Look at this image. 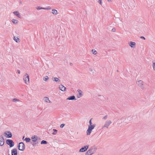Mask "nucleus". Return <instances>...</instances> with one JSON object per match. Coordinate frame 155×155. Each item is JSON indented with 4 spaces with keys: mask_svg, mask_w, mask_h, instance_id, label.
<instances>
[{
    "mask_svg": "<svg viewBox=\"0 0 155 155\" xmlns=\"http://www.w3.org/2000/svg\"><path fill=\"white\" fill-rule=\"evenodd\" d=\"M32 144L33 146H35L39 143V138L37 135H33L31 137Z\"/></svg>",
    "mask_w": 155,
    "mask_h": 155,
    "instance_id": "obj_1",
    "label": "nucleus"
},
{
    "mask_svg": "<svg viewBox=\"0 0 155 155\" xmlns=\"http://www.w3.org/2000/svg\"><path fill=\"white\" fill-rule=\"evenodd\" d=\"M95 126V125L94 124H93L92 125H89L88 126V129L86 132L87 135H88L90 134L92 130L94 129Z\"/></svg>",
    "mask_w": 155,
    "mask_h": 155,
    "instance_id": "obj_2",
    "label": "nucleus"
},
{
    "mask_svg": "<svg viewBox=\"0 0 155 155\" xmlns=\"http://www.w3.org/2000/svg\"><path fill=\"white\" fill-rule=\"evenodd\" d=\"M95 152V148L92 147L89 149L85 153V155H91Z\"/></svg>",
    "mask_w": 155,
    "mask_h": 155,
    "instance_id": "obj_3",
    "label": "nucleus"
},
{
    "mask_svg": "<svg viewBox=\"0 0 155 155\" xmlns=\"http://www.w3.org/2000/svg\"><path fill=\"white\" fill-rule=\"evenodd\" d=\"M137 84L143 90L145 89V87L144 84V82L142 80H139L137 81Z\"/></svg>",
    "mask_w": 155,
    "mask_h": 155,
    "instance_id": "obj_4",
    "label": "nucleus"
},
{
    "mask_svg": "<svg viewBox=\"0 0 155 155\" xmlns=\"http://www.w3.org/2000/svg\"><path fill=\"white\" fill-rule=\"evenodd\" d=\"M112 122L110 120H107L104 123V125L102 127V128L104 127L108 128L109 126L111 124Z\"/></svg>",
    "mask_w": 155,
    "mask_h": 155,
    "instance_id": "obj_5",
    "label": "nucleus"
},
{
    "mask_svg": "<svg viewBox=\"0 0 155 155\" xmlns=\"http://www.w3.org/2000/svg\"><path fill=\"white\" fill-rule=\"evenodd\" d=\"M23 80L26 84H28L29 83V76L27 74H26L23 77Z\"/></svg>",
    "mask_w": 155,
    "mask_h": 155,
    "instance_id": "obj_6",
    "label": "nucleus"
},
{
    "mask_svg": "<svg viewBox=\"0 0 155 155\" xmlns=\"http://www.w3.org/2000/svg\"><path fill=\"white\" fill-rule=\"evenodd\" d=\"M6 143L9 145L10 147H12L14 145V143L13 141L10 139H8L6 141Z\"/></svg>",
    "mask_w": 155,
    "mask_h": 155,
    "instance_id": "obj_7",
    "label": "nucleus"
},
{
    "mask_svg": "<svg viewBox=\"0 0 155 155\" xmlns=\"http://www.w3.org/2000/svg\"><path fill=\"white\" fill-rule=\"evenodd\" d=\"M4 136L8 138H11L12 137V134L10 131H7L5 132L4 134Z\"/></svg>",
    "mask_w": 155,
    "mask_h": 155,
    "instance_id": "obj_8",
    "label": "nucleus"
},
{
    "mask_svg": "<svg viewBox=\"0 0 155 155\" xmlns=\"http://www.w3.org/2000/svg\"><path fill=\"white\" fill-rule=\"evenodd\" d=\"M19 149L21 151H23L25 149V144L23 142H20L19 143Z\"/></svg>",
    "mask_w": 155,
    "mask_h": 155,
    "instance_id": "obj_9",
    "label": "nucleus"
},
{
    "mask_svg": "<svg viewBox=\"0 0 155 155\" xmlns=\"http://www.w3.org/2000/svg\"><path fill=\"white\" fill-rule=\"evenodd\" d=\"M89 145H87L81 148L79 150V152H82L86 151L88 148Z\"/></svg>",
    "mask_w": 155,
    "mask_h": 155,
    "instance_id": "obj_10",
    "label": "nucleus"
},
{
    "mask_svg": "<svg viewBox=\"0 0 155 155\" xmlns=\"http://www.w3.org/2000/svg\"><path fill=\"white\" fill-rule=\"evenodd\" d=\"M4 138L1 135L0 136V145L1 146H3L4 144Z\"/></svg>",
    "mask_w": 155,
    "mask_h": 155,
    "instance_id": "obj_11",
    "label": "nucleus"
},
{
    "mask_svg": "<svg viewBox=\"0 0 155 155\" xmlns=\"http://www.w3.org/2000/svg\"><path fill=\"white\" fill-rule=\"evenodd\" d=\"M129 45L132 48H134L135 47L136 44L135 42L130 41L128 43Z\"/></svg>",
    "mask_w": 155,
    "mask_h": 155,
    "instance_id": "obj_12",
    "label": "nucleus"
},
{
    "mask_svg": "<svg viewBox=\"0 0 155 155\" xmlns=\"http://www.w3.org/2000/svg\"><path fill=\"white\" fill-rule=\"evenodd\" d=\"M77 91L79 93V94L77 95V97L78 98H80L83 95L82 94V91L81 90L79 89L77 90Z\"/></svg>",
    "mask_w": 155,
    "mask_h": 155,
    "instance_id": "obj_13",
    "label": "nucleus"
},
{
    "mask_svg": "<svg viewBox=\"0 0 155 155\" xmlns=\"http://www.w3.org/2000/svg\"><path fill=\"white\" fill-rule=\"evenodd\" d=\"M59 89L60 90L63 91H66V88L62 85H61L59 86Z\"/></svg>",
    "mask_w": 155,
    "mask_h": 155,
    "instance_id": "obj_14",
    "label": "nucleus"
},
{
    "mask_svg": "<svg viewBox=\"0 0 155 155\" xmlns=\"http://www.w3.org/2000/svg\"><path fill=\"white\" fill-rule=\"evenodd\" d=\"M12 155H17V152L16 148H14L11 150Z\"/></svg>",
    "mask_w": 155,
    "mask_h": 155,
    "instance_id": "obj_15",
    "label": "nucleus"
},
{
    "mask_svg": "<svg viewBox=\"0 0 155 155\" xmlns=\"http://www.w3.org/2000/svg\"><path fill=\"white\" fill-rule=\"evenodd\" d=\"M14 15L17 16L19 18H21V15L20 13L18 11H15L13 12Z\"/></svg>",
    "mask_w": 155,
    "mask_h": 155,
    "instance_id": "obj_16",
    "label": "nucleus"
},
{
    "mask_svg": "<svg viewBox=\"0 0 155 155\" xmlns=\"http://www.w3.org/2000/svg\"><path fill=\"white\" fill-rule=\"evenodd\" d=\"M67 100H76V99L75 98V97L74 96H70L67 99Z\"/></svg>",
    "mask_w": 155,
    "mask_h": 155,
    "instance_id": "obj_17",
    "label": "nucleus"
},
{
    "mask_svg": "<svg viewBox=\"0 0 155 155\" xmlns=\"http://www.w3.org/2000/svg\"><path fill=\"white\" fill-rule=\"evenodd\" d=\"M44 100L47 103H51V101L49 99V98L47 97H45L44 98Z\"/></svg>",
    "mask_w": 155,
    "mask_h": 155,
    "instance_id": "obj_18",
    "label": "nucleus"
},
{
    "mask_svg": "<svg viewBox=\"0 0 155 155\" xmlns=\"http://www.w3.org/2000/svg\"><path fill=\"white\" fill-rule=\"evenodd\" d=\"M12 21L13 23L15 24H17L18 23V21L15 19H12Z\"/></svg>",
    "mask_w": 155,
    "mask_h": 155,
    "instance_id": "obj_19",
    "label": "nucleus"
},
{
    "mask_svg": "<svg viewBox=\"0 0 155 155\" xmlns=\"http://www.w3.org/2000/svg\"><path fill=\"white\" fill-rule=\"evenodd\" d=\"M52 12L54 15H57V11L55 9H52Z\"/></svg>",
    "mask_w": 155,
    "mask_h": 155,
    "instance_id": "obj_20",
    "label": "nucleus"
},
{
    "mask_svg": "<svg viewBox=\"0 0 155 155\" xmlns=\"http://www.w3.org/2000/svg\"><path fill=\"white\" fill-rule=\"evenodd\" d=\"M54 81L56 82H60V80L57 78H54Z\"/></svg>",
    "mask_w": 155,
    "mask_h": 155,
    "instance_id": "obj_21",
    "label": "nucleus"
},
{
    "mask_svg": "<svg viewBox=\"0 0 155 155\" xmlns=\"http://www.w3.org/2000/svg\"><path fill=\"white\" fill-rule=\"evenodd\" d=\"M53 132L52 133V134L53 135L56 134L57 133L58 130H56V129H53Z\"/></svg>",
    "mask_w": 155,
    "mask_h": 155,
    "instance_id": "obj_22",
    "label": "nucleus"
},
{
    "mask_svg": "<svg viewBox=\"0 0 155 155\" xmlns=\"http://www.w3.org/2000/svg\"><path fill=\"white\" fill-rule=\"evenodd\" d=\"M25 140L26 141V143H28L30 141L31 139L29 138L26 137L25 139Z\"/></svg>",
    "mask_w": 155,
    "mask_h": 155,
    "instance_id": "obj_23",
    "label": "nucleus"
},
{
    "mask_svg": "<svg viewBox=\"0 0 155 155\" xmlns=\"http://www.w3.org/2000/svg\"><path fill=\"white\" fill-rule=\"evenodd\" d=\"M14 40L16 42H18V39L19 38L17 37H14Z\"/></svg>",
    "mask_w": 155,
    "mask_h": 155,
    "instance_id": "obj_24",
    "label": "nucleus"
},
{
    "mask_svg": "<svg viewBox=\"0 0 155 155\" xmlns=\"http://www.w3.org/2000/svg\"><path fill=\"white\" fill-rule=\"evenodd\" d=\"M41 144H46L47 143V142L45 140H43L41 141Z\"/></svg>",
    "mask_w": 155,
    "mask_h": 155,
    "instance_id": "obj_25",
    "label": "nucleus"
},
{
    "mask_svg": "<svg viewBox=\"0 0 155 155\" xmlns=\"http://www.w3.org/2000/svg\"><path fill=\"white\" fill-rule=\"evenodd\" d=\"M12 101L14 102H18L20 101L19 100L16 99V98H14L13 99Z\"/></svg>",
    "mask_w": 155,
    "mask_h": 155,
    "instance_id": "obj_26",
    "label": "nucleus"
},
{
    "mask_svg": "<svg viewBox=\"0 0 155 155\" xmlns=\"http://www.w3.org/2000/svg\"><path fill=\"white\" fill-rule=\"evenodd\" d=\"M48 79V76H45V77H44V80L45 81H47Z\"/></svg>",
    "mask_w": 155,
    "mask_h": 155,
    "instance_id": "obj_27",
    "label": "nucleus"
},
{
    "mask_svg": "<svg viewBox=\"0 0 155 155\" xmlns=\"http://www.w3.org/2000/svg\"><path fill=\"white\" fill-rule=\"evenodd\" d=\"M92 53L94 54H97V52L95 50H92Z\"/></svg>",
    "mask_w": 155,
    "mask_h": 155,
    "instance_id": "obj_28",
    "label": "nucleus"
},
{
    "mask_svg": "<svg viewBox=\"0 0 155 155\" xmlns=\"http://www.w3.org/2000/svg\"><path fill=\"white\" fill-rule=\"evenodd\" d=\"M51 9V8L50 6H48L47 8H44V9L46 10H49Z\"/></svg>",
    "mask_w": 155,
    "mask_h": 155,
    "instance_id": "obj_29",
    "label": "nucleus"
},
{
    "mask_svg": "<svg viewBox=\"0 0 155 155\" xmlns=\"http://www.w3.org/2000/svg\"><path fill=\"white\" fill-rule=\"evenodd\" d=\"M36 8L38 10H39L41 9H44V8L41 7L40 6H38Z\"/></svg>",
    "mask_w": 155,
    "mask_h": 155,
    "instance_id": "obj_30",
    "label": "nucleus"
},
{
    "mask_svg": "<svg viewBox=\"0 0 155 155\" xmlns=\"http://www.w3.org/2000/svg\"><path fill=\"white\" fill-rule=\"evenodd\" d=\"M153 70L155 71V62H153Z\"/></svg>",
    "mask_w": 155,
    "mask_h": 155,
    "instance_id": "obj_31",
    "label": "nucleus"
},
{
    "mask_svg": "<svg viewBox=\"0 0 155 155\" xmlns=\"http://www.w3.org/2000/svg\"><path fill=\"white\" fill-rule=\"evenodd\" d=\"M107 116L106 115L105 116H104L102 118L103 119L105 120L107 119Z\"/></svg>",
    "mask_w": 155,
    "mask_h": 155,
    "instance_id": "obj_32",
    "label": "nucleus"
},
{
    "mask_svg": "<svg viewBox=\"0 0 155 155\" xmlns=\"http://www.w3.org/2000/svg\"><path fill=\"white\" fill-rule=\"evenodd\" d=\"M65 126L64 124H61L60 125V127L61 128H63L64 126Z\"/></svg>",
    "mask_w": 155,
    "mask_h": 155,
    "instance_id": "obj_33",
    "label": "nucleus"
},
{
    "mask_svg": "<svg viewBox=\"0 0 155 155\" xmlns=\"http://www.w3.org/2000/svg\"><path fill=\"white\" fill-rule=\"evenodd\" d=\"M89 123L90 124V125H92V122H91V119L89 121Z\"/></svg>",
    "mask_w": 155,
    "mask_h": 155,
    "instance_id": "obj_34",
    "label": "nucleus"
},
{
    "mask_svg": "<svg viewBox=\"0 0 155 155\" xmlns=\"http://www.w3.org/2000/svg\"><path fill=\"white\" fill-rule=\"evenodd\" d=\"M98 3L101 5L102 4V1L101 0H99L98 1Z\"/></svg>",
    "mask_w": 155,
    "mask_h": 155,
    "instance_id": "obj_35",
    "label": "nucleus"
},
{
    "mask_svg": "<svg viewBox=\"0 0 155 155\" xmlns=\"http://www.w3.org/2000/svg\"><path fill=\"white\" fill-rule=\"evenodd\" d=\"M112 31L113 32H115L116 31V29L114 28L112 29Z\"/></svg>",
    "mask_w": 155,
    "mask_h": 155,
    "instance_id": "obj_36",
    "label": "nucleus"
},
{
    "mask_svg": "<svg viewBox=\"0 0 155 155\" xmlns=\"http://www.w3.org/2000/svg\"><path fill=\"white\" fill-rule=\"evenodd\" d=\"M140 38L141 39H143L144 40H145V38L143 36H141L140 37Z\"/></svg>",
    "mask_w": 155,
    "mask_h": 155,
    "instance_id": "obj_37",
    "label": "nucleus"
},
{
    "mask_svg": "<svg viewBox=\"0 0 155 155\" xmlns=\"http://www.w3.org/2000/svg\"><path fill=\"white\" fill-rule=\"evenodd\" d=\"M17 72H18V73L19 74L20 73V71L19 70H17Z\"/></svg>",
    "mask_w": 155,
    "mask_h": 155,
    "instance_id": "obj_38",
    "label": "nucleus"
},
{
    "mask_svg": "<svg viewBox=\"0 0 155 155\" xmlns=\"http://www.w3.org/2000/svg\"><path fill=\"white\" fill-rule=\"evenodd\" d=\"M111 0H108V2H111Z\"/></svg>",
    "mask_w": 155,
    "mask_h": 155,
    "instance_id": "obj_39",
    "label": "nucleus"
},
{
    "mask_svg": "<svg viewBox=\"0 0 155 155\" xmlns=\"http://www.w3.org/2000/svg\"><path fill=\"white\" fill-rule=\"evenodd\" d=\"M24 137H24H24H23V139H24Z\"/></svg>",
    "mask_w": 155,
    "mask_h": 155,
    "instance_id": "obj_40",
    "label": "nucleus"
},
{
    "mask_svg": "<svg viewBox=\"0 0 155 155\" xmlns=\"http://www.w3.org/2000/svg\"><path fill=\"white\" fill-rule=\"evenodd\" d=\"M71 64H72L71 63H70V64L71 65Z\"/></svg>",
    "mask_w": 155,
    "mask_h": 155,
    "instance_id": "obj_41",
    "label": "nucleus"
},
{
    "mask_svg": "<svg viewBox=\"0 0 155 155\" xmlns=\"http://www.w3.org/2000/svg\"><path fill=\"white\" fill-rule=\"evenodd\" d=\"M8 155H10V154H8Z\"/></svg>",
    "mask_w": 155,
    "mask_h": 155,
    "instance_id": "obj_42",
    "label": "nucleus"
}]
</instances>
